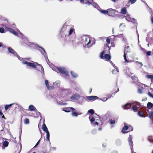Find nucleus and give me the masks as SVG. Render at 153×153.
Segmentation results:
<instances>
[{"label":"nucleus","mask_w":153,"mask_h":153,"mask_svg":"<svg viewBox=\"0 0 153 153\" xmlns=\"http://www.w3.org/2000/svg\"><path fill=\"white\" fill-rule=\"evenodd\" d=\"M6 22L7 23L5 22V24L2 25V26L5 28L6 30L7 31H9L14 35L19 37V35L13 29L11 28L12 27L11 25L7 21H6Z\"/></svg>","instance_id":"1"},{"label":"nucleus","mask_w":153,"mask_h":153,"mask_svg":"<svg viewBox=\"0 0 153 153\" xmlns=\"http://www.w3.org/2000/svg\"><path fill=\"white\" fill-rule=\"evenodd\" d=\"M20 35L19 36V37H20V41L22 44H25L30 47H33V45L36 46L35 44L33 43L29 42L28 40L22 33H21Z\"/></svg>","instance_id":"2"},{"label":"nucleus","mask_w":153,"mask_h":153,"mask_svg":"<svg viewBox=\"0 0 153 153\" xmlns=\"http://www.w3.org/2000/svg\"><path fill=\"white\" fill-rule=\"evenodd\" d=\"M22 63L23 64H25L27 66L31 67L33 68H35L36 67V64L40 67V68L41 69V73L42 75L44 74V69L42 65L39 64L38 63L36 62L35 64L31 63L30 62H27L26 61H22Z\"/></svg>","instance_id":"3"},{"label":"nucleus","mask_w":153,"mask_h":153,"mask_svg":"<svg viewBox=\"0 0 153 153\" xmlns=\"http://www.w3.org/2000/svg\"><path fill=\"white\" fill-rule=\"evenodd\" d=\"M8 50V53L11 54L15 57H17L18 59L20 60H22L23 58L21 57L12 48L10 47H8L7 48Z\"/></svg>","instance_id":"4"},{"label":"nucleus","mask_w":153,"mask_h":153,"mask_svg":"<svg viewBox=\"0 0 153 153\" xmlns=\"http://www.w3.org/2000/svg\"><path fill=\"white\" fill-rule=\"evenodd\" d=\"M56 69L58 70L61 74H64L66 76H68V73L65 68L64 67H57L56 68Z\"/></svg>","instance_id":"5"},{"label":"nucleus","mask_w":153,"mask_h":153,"mask_svg":"<svg viewBox=\"0 0 153 153\" xmlns=\"http://www.w3.org/2000/svg\"><path fill=\"white\" fill-rule=\"evenodd\" d=\"M59 91L61 94L63 95L67 94L68 95L71 94V91L70 89L60 88L59 89Z\"/></svg>","instance_id":"6"},{"label":"nucleus","mask_w":153,"mask_h":153,"mask_svg":"<svg viewBox=\"0 0 153 153\" xmlns=\"http://www.w3.org/2000/svg\"><path fill=\"white\" fill-rule=\"evenodd\" d=\"M105 50L101 53L100 56V58L102 59H104V54L105 53H108V52H109V50H110L109 46L107 45L105 46Z\"/></svg>","instance_id":"7"},{"label":"nucleus","mask_w":153,"mask_h":153,"mask_svg":"<svg viewBox=\"0 0 153 153\" xmlns=\"http://www.w3.org/2000/svg\"><path fill=\"white\" fill-rule=\"evenodd\" d=\"M126 20L128 22H131L135 24V26L137 25V22L136 20L134 18L131 19L130 16L129 14H127L126 18Z\"/></svg>","instance_id":"8"},{"label":"nucleus","mask_w":153,"mask_h":153,"mask_svg":"<svg viewBox=\"0 0 153 153\" xmlns=\"http://www.w3.org/2000/svg\"><path fill=\"white\" fill-rule=\"evenodd\" d=\"M82 39L85 41V44L87 47L89 46V45L91 43V40L88 36H85L82 37Z\"/></svg>","instance_id":"9"},{"label":"nucleus","mask_w":153,"mask_h":153,"mask_svg":"<svg viewBox=\"0 0 153 153\" xmlns=\"http://www.w3.org/2000/svg\"><path fill=\"white\" fill-rule=\"evenodd\" d=\"M85 100L88 102L91 101H94L99 98L98 97L96 96H90L86 97Z\"/></svg>","instance_id":"10"},{"label":"nucleus","mask_w":153,"mask_h":153,"mask_svg":"<svg viewBox=\"0 0 153 153\" xmlns=\"http://www.w3.org/2000/svg\"><path fill=\"white\" fill-rule=\"evenodd\" d=\"M133 103L135 104H137L139 105H140V103L139 102L137 101H135L133 103L131 102L130 103L126 104L123 106V107L124 108V109H126L129 108H130V107L131 106V105Z\"/></svg>","instance_id":"11"},{"label":"nucleus","mask_w":153,"mask_h":153,"mask_svg":"<svg viewBox=\"0 0 153 153\" xmlns=\"http://www.w3.org/2000/svg\"><path fill=\"white\" fill-rule=\"evenodd\" d=\"M115 10L111 9H108V15L109 16H114L115 15Z\"/></svg>","instance_id":"12"},{"label":"nucleus","mask_w":153,"mask_h":153,"mask_svg":"<svg viewBox=\"0 0 153 153\" xmlns=\"http://www.w3.org/2000/svg\"><path fill=\"white\" fill-rule=\"evenodd\" d=\"M36 45L39 48V49H38V50L45 57H46L47 59H48L47 55L46 54V52L45 49L42 47L39 46L37 45Z\"/></svg>","instance_id":"13"},{"label":"nucleus","mask_w":153,"mask_h":153,"mask_svg":"<svg viewBox=\"0 0 153 153\" xmlns=\"http://www.w3.org/2000/svg\"><path fill=\"white\" fill-rule=\"evenodd\" d=\"M80 98V96L79 94H76L73 95L70 97V99L71 100H77Z\"/></svg>","instance_id":"14"},{"label":"nucleus","mask_w":153,"mask_h":153,"mask_svg":"<svg viewBox=\"0 0 153 153\" xmlns=\"http://www.w3.org/2000/svg\"><path fill=\"white\" fill-rule=\"evenodd\" d=\"M128 141L129 143V145L131 147V149L132 152V149H133V142L132 140V138L130 135H129V137L128 138Z\"/></svg>","instance_id":"15"},{"label":"nucleus","mask_w":153,"mask_h":153,"mask_svg":"<svg viewBox=\"0 0 153 153\" xmlns=\"http://www.w3.org/2000/svg\"><path fill=\"white\" fill-rule=\"evenodd\" d=\"M63 111L65 112H68L70 111H73L75 110V109L72 107H68L67 108H64L63 109Z\"/></svg>","instance_id":"16"},{"label":"nucleus","mask_w":153,"mask_h":153,"mask_svg":"<svg viewBox=\"0 0 153 153\" xmlns=\"http://www.w3.org/2000/svg\"><path fill=\"white\" fill-rule=\"evenodd\" d=\"M45 84L47 87V89L51 90L53 88V86H50L49 85V83L48 80H45Z\"/></svg>","instance_id":"17"},{"label":"nucleus","mask_w":153,"mask_h":153,"mask_svg":"<svg viewBox=\"0 0 153 153\" xmlns=\"http://www.w3.org/2000/svg\"><path fill=\"white\" fill-rule=\"evenodd\" d=\"M131 78L134 80V82L137 84L138 82L137 77L134 75H132L130 76Z\"/></svg>","instance_id":"18"},{"label":"nucleus","mask_w":153,"mask_h":153,"mask_svg":"<svg viewBox=\"0 0 153 153\" xmlns=\"http://www.w3.org/2000/svg\"><path fill=\"white\" fill-rule=\"evenodd\" d=\"M92 5L99 11L101 9L98 4L97 3L94 2L93 1Z\"/></svg>","instance_id":"19"},{"label":"nucleus","mask_w":153,"mask_h":153,"mask_svg":"<svg viewBox=\"0 0 153 153\" xmlns=\"http://www.w3.org/2000/svg\"><path fill=\"white\" fill-rule=\"evenodd\" d=\"M92 5L99 11L101 9L98 4L97 3L94 2L93 1Z\"/></svg>","instance_id":"20"},{"label":"nucleus","mask_w":153,"mask_h":153,"mask_svg":"<svg viewBox=\"0 0 153 153\" xmlns=\"http://www.w3.org/2000/svg\"><path fill=\"white\" fill-rule=\"evenodd\" d=\"M92 5L99 11L101 9L98 4L97 3L94 2L93 1Z\"/></svg>","instance_id":"21"},{"label":"nucleus","mask_w":153,"mask_h":153,"mask_svg":"<svg viewBox=\"0 0 153 153\" xmlns=\"http://www.w3.org/2000/svg\"><path fill=\"white\" fill-rule=\"evenodd\" d=\"M95 115L96 116L97 115V114L96 113H95V114H94L91 117V116H90L89 117V119L90 120L91 124H94L93 122L95 120V119L94 117H95Z\"/></svg>","instance_id":"22"},{"label":"nucleus","mask_w":153,"mask_h":153,"mask_svg":"<svg viewBox=\"0 0 153 153\" xmlns=\"http://www.w3.org/2000/svg\"><path fill=\"white\" fill-rule=\"evenodd\" d=\"M29 110L31 111H36V108L33 105H30L28 107Z\"/></svg>","instance_id":"23"},{"label":"nucleus","mask_w":153,"mask_h":153,"mask_svg":"<svg viewBox=\"0 0 153 153\" xmlns=\"http://www.w3.org/2000/svg\"><path fill=\"white\" fill-rule=\"evenodd\" d=\"M42 128L43 130L45 132L49 131L48 130L47 127L46 125L44 123L43 124L42 126Z\"/></svg>","instance_id":"24"},{"label":"nucleus","mask_w":153,"mask_h":153,"mask_svg":"<svg viewBox=\"0 0 153 153\" xmlns=\"http://www.w3.org/2000/svg\"><path fill=\"white\" fill-rule=\"evenodd\" d=\"M53 85L56 87L59 88L60 86V82L59 81H57L53 83Z\"/></svg>","instance_id":"25"},{"label":"nucleus","mask_w":153,"mask_h":153,"mask_svg":"<svg viewBox=\"0 0 153 153\" xmlns=\"http://www.w3.org/2000/svg\"><path fill=\"white\" fill-rule=\"evenodd\" d=\"M129 128L128 126H125L123 128L122 132L123 133H125L127 132L126 131L128 130Z\"/></svg>","instance_id":"26"},{"label":"nucleus","mask_w":153,"mask_h":153,"mask_svg":"<svg viewBox=\"0 0 153 153\" xmlns=\"http://www.w3.org/2000/svg\"><path fill=\"white\" fill-rule=\"evenodd\" d=\"M104 59H106V61H108L111 59V56L108 54H106L104 56Z\"/></svg>","instance_id":"27"},{"label":"nucleus","mask_w":153,"mask_h":153,"mask_svg":"<svg viewBox=\"0 0 153 153\" xmlns=\"http://www.w3.org/2000/svg\"><path fill=\"white\" fill-rule=\"evenodd\" d=\"M85 98L84 97L80 96V98L79 99H80V100L79 101V104H82L84 102Z\"/></svg>","instance_id":"28"},{"label":"nucleus","mask_w":153,"mask_h":153,"mask_svg":"<svg viewBox=\"0 0 153 153\" xmlns=\"http://www.w3.org/2000/svg\"><path fill=\"white\" fill-rule=\"evenodd\" d=\"M119 70L118 68H116L112 71V73L113 74H117L119 72Z\"/></svg>","instance_id":"29"},{"label":"nucleus","mask_w":153,"mask_h":153,"mask_svg":"<svg viewBox=\"0 0 153 153\" xmlns=\"http://www.w3.org/2000/svg\"><path fill=\"white\" fill-rule=\"evenodd\" d=\"M9 144L8 142L6 141L5 140L4 141L3 143V146L4 148H6L8 146Z\"/></svg>","instance_id":"30"},{"label":"nucleus","mask_w":153,"mask_h":153,"mask_svg":"<svg viewBox=\"0 0 153 153\" xmlns=\"http://www.w3.org/2000/svg\"><path fill=\"white\" fill-rule=\"evenodd\" d=\"M99 11L102 13L103 14H108V9L107 10H103L100 9L99 10Z\"/></svg>","instance_id":"31"},{"label":"nucleus","mask_w":153,"mask_h":153,"mask_svg":"<svg viewBox=\"0 0 153 153\" xmlns=\"http://www.w3.org/2000/svg\"><path fill=\"white\" fill-rule=\"evenodd\" d=\"M14 104V103H11L10 104H9V105H6L5 106H4V108H5V109L6 110H8V109L10 108L13 105V104Z\"/></svg>","instance_id":"32"},{"label":"nucleus","mask_w":153,"mask_h":153,"mask_svg":"<svg viewBox=\"0 0 153 153\" xmlns=\"http://www.w3.org/2000/svg\"><path fill=\"white\" fill-rule=\"evenodd\" d=\"M147 107L149 109H151L153 107V104L151 102H149L147 104Z\"/></svg>","instance_id":"33"},{"label":"nucleus","mask_w":153,"mask_h":153,"mask_svg":"<svg viewBox=\"0 0 153 153\" xmlns=\"http://www.w3.org/2000/svg\"><path fill=\"white\" fill-rule=\"evenodd\" d=\"M127 10L125 7H124L122 8L121 10V13L123 14H125L126 13Z\"/></svg>","instance_id":"34"},{"label":"nucleus","mask_w":153,"mask_h":153,"mask_svg":"<svg viewBox=\"0 0 153 153\" xmlns=\"http://www.w3.org/2000/svg\"><path fill=\"white\" fill-rule=\"evenodd\" d=\"M144 88L141 87H139L138 89V93L139 94H142V91L144 89Z\"/></svg>","instance_id":"35"},{"label":"nucleus","mask_w":153,"mask_h":153,"mask_svg":"<svg viewBox=\"0 0 153 153\" xmlns=\"http://www.w3.org/2000/svg\"><path fill=\"white\" fill-rule=\"evenodd\" d=\"M49 98H51L54 101L57 102V99L54 95H50L49 96Z\"/></svg>","instance_id":"36"},{"label":"nucleus","mask_w":153,"mask_h":153,"mask_svg":"<svg viewBox=\"0 0 153 153\" xmlns=\"http://www.w3.org/2000/svg\"><path fill=\"white\" fill-rule=\"evenodd\" d=\"M74 31V29L73 28H71L68 31V36L71 35Z\"/></svg>","instance_id":"37"},{"label":"nucleus","mask_w":153,"mask_h":153,"mask_svg":"<svg viewBox=\"0 0 153 153\" xmlns=\"http://www.w3.org/2000/svg\"><path fill=\"white\" fill-rule=\"evenodd\" d=\"M71 75L74 78H76L78 77V75L77 74L75 73L73 71H71Z\"/></svg>","instance_id":"38"},{"label":"nucleus","mask_w":153,"mask_h":153,"mask_svg":"<svg viewBox=\"0 0 153 153\" xmlns=\"http://www.w3.org/2000/svg\"><path fill=\"white\" fill-rule=\"evenodd\" d=\"M146 77L148 79H151V81H153V74L151 75H147L146 76Z\"/></svg>","instance_id":"39"},{"label":"nucleus","mask_w":153,"mask_h":153,"mask_svg":"<svg viewBox=\"0 0 153 153\" xmlns=\"http://www.w3.org/2000/svg\"><path fill=\"white\" fill-rule=\"evenodd\" d=\"M46 138L50 142V144L51 143L50 142V133L49 131L46 132Z\"/></svg>","instance_id":"40"},{"label":"nucleus","mask_w":153,"mask_h":153,"mask_svg":"<svg viewBox=\"0 0 153 153\" xmlns=\"http://www.w3.org/2000/svg\"><path fill=\"white\" fill-rule=\"evenodd\" d=\"M108 122L111 124H114L115 123V120H113L112 119H109Z\"/></svg>","instance_id":"41"},{"label":"nucleus","mask_w":153,"mask_h":153,"mask_svg":"<svg viewBox=\"0 0 153 153\" xmlns=\"http://www.w3.org/2000/svg\"><path fill=\"white\" fill-rule=\"evenodd\" d=\"M138 114L140 117H144L143 116L144 113L143 111H139L138 112Z\"/></svg>","instance_id":"42"},{"label":"nucleus","mask_w":153,"mask_h":153,"mask_svg":"<svg viewBox=\"0 0 153 153\" xmlns=\"http://www.w3.org/2000/svg\"><path fill=\"white\" fill-rule=\"evenodd\" d=\"M72 116L74 117H76L78 116V114L75 111H72Z\"/></svg>","instance_id":"43"},{"label":"nucleus","mask_w":153,"mask_h":153,"mask_svg":"<svg viewBox=\"0 0 153 153\" xmlns=\"http://www.w3.org/2000/svg\"><path fill=\"white\" fill-rule=\"evenodd\" d=\"M123 34H120V35H117V36L113 35V36H111L110 37H111V39H113V38H114L115 36H117L118 37H120L121 36L123 37Z\"/></svg>","instance_id":"44"},{"label":"nucleus","mask_w":153,"mask_h":153,"mask_svg":"<svg viewBox=\"0 0 153 153\" xmlns=\"http://www.w3.org/2000/svg\"><path fill=\"white\" fill-rule=\"evenodd\" d=\"M149 140V142H150L151 143H153V136H150L148 138Z\"/></svg>","instance_id":"45"},{"label":"nucleus","mask_w":153,"mask_h":153,"mask_svg":"<svg viewBox=\"0 0 153 153\" xmlns=\"http://www.w3.org/2000/svg\"><path fill=\"white\" fill-rule=\"evenodd\" d=\"M88 113H90L91 115H93L94 114H95L94 111L93 109H91L89 110L88 112Z\"/></svg>","instance_id":"46"},{"label":"nucleus","mask_w":153,"mask_h":153,"mask_svg":"<svg viewBox=\"0 0 153 153\" xmlns=\"http://www.w3.org/2000/svg\"><path fill=\"white\" fill-rule=\"evenodd\" d=\"M137 1V0H128V3L131 4H133L135 3Z\"/></svg>","instance_id":"47"},{"label":"nucleus","mask_w":153,"mask_h":153,"mask_svg":"<svg viewBox=\"0 0 153 153\" xmlns=\"http://www.w3.org/2000/svg\"><path fill=\"white\" fill-rule=\"evenodd\" d=\"M24 123L25 124H28L29 123V120L28 119L26 118L24 120Z\"/></svg>","instance_id":"48"},{"label":"nucleus","mask_w":153,"mask_h":153,"mask_svg":"<svg viewBox=\"0 0 153 153\" xmlns=\"http://www.w3.org/2000/svg\"><path fill=\"white\" fill-rule=\"evenodd\" d=\"M132 109L134 111L136 112L138 108L136 106L133 105V107L132 108Z\"/></svg>","instance_id":"49"},{"label":"nucleus","mask_w":153,"mask_h":153,"mask_svg":"<svg viewBox=\"0 0 153 153\" xmlns=\"http://www.w3.org/2000/svg\"><path fill=\"white\" fill-rule=\"evenodd\" d=\"M129 46H127L126 47L125 49L124 52H125L126 51L127 52H129Z\"/></svg>","instance_id":"50"},{"label":"nucleus","mask_w":153,"mask_h":153,"mask_svg":"<svg viewBox=\"0 0 153 153\" xmlns=\"http://www.w3.org/2000/svg\"><path fill=\"white\" fill-rule=\"evenodd\" d=\"M91 133L92 134H95L97 132V130L96 129H93L91 131Z\"/></svg>","instance_id":"51"},{"label":"nucleus","mask_w":153,"mask_h":153,"mask_svg":"<svg viewBox=\"0 0 153 153\" xmlns=\"http://www.w3.org/2000/svg\"><path fill=\"white\" fill-rule=\"evenodd\" d=\"M126 74L128 76H130V75H133V74L131 73L130 71H129V70L127 71L126 72Z\"/></svg>","instance_id":"52"},{"label":"nucleus","mask_w":153,"mask_h":153,"mask_svg":"<svg viewBox=\"0 0 153 153\" xmlns=\"http://www.w3.org/2000/svg\"><path fill=\"white\" fill-rule=\"evenodd\" d=\"M123 56H124V59H125V61L127 62H129L126 59V54L125 52H124Z\"/></svg>","instance_id":"53"},{"label":"nucleus","mask_w":153,"mask_h":153,"mask_svg":"<svg viewBox=\"0 0 153 153\" xmlns=\"http://www.w3.org/2000/svg\"><path fill=\"white\" fill-rule=\"evenodd\" d=\"M0 32L1 33H4L5 32V30L3 27H0Z\"/></svg>","instance_id":"54"},{"label":"nucleus","mask_w":153,"mask_h":153,"mask_svg":"<svg viewBox=\"0 0 153 153\" xmlns=\"http://www.w3.org/2000/svg\"><path fill=\"white\" fill-rule=\"evenodd\" d=\"M95 43V42L94 41H93L92 42H91L89 44V46L88 47V48H90Z\"/></svg>","instance_id":"55"},{"label":"nucleus","mask_w":153,"mask_h":153,"mask_svg":"<svg viewBox=\"0 0 153 153\" xmlns=\"http://www.w3.org/2000/svg\"><path fill=\"white\" fill-rule=\"evenodd\" d=\"M148 95L151 97L153 98V93L150 92H148Z\"/></svg>","instance_id":"56"},{"label":"nucleus","mask_w":153,"mask_h":153,"mask_svg":"<svg viewBox=\"0 0 153 153\" xmlns=\"http://www.w3.org/2000/svg\"><path fill=\"white\" fill-rule=\"evenodd\" d=\"M109 98H106V97L103 98L102 99H101L100 100H102L103 102H105L107 101V100L109 99Z\"/></svg>","instance_id":"57"},{"label":"nucleus","mask_w":153,"mask_h":153,"mask_svg":"<svg viewBox=\"0 0 153 153\" xmlns=\"http://www.w3.org/2000/svg\"><path fill=\"white\" fill-rule=\"evenodd\" d=\"M151 22L152 24H153V13H151Z\"/></svg>","instance_id":"58"},{"label":"nucleus","mask_w":153,"mask_h":153,"mask_svg":"<svg viewBox=\"0 0 153 153\" xmlns=\"http://www.w3.org/2000/svg\"><path fill=\"white\" fill-rule=\"evenodd\" d=\"M151 51H146V54L148 56H150L151 55Z\"/></svg>","instance_id":"59"},{"label":"nucleus","mask_w":153,"mask_h":153,"mask_svg":"<svg viewBox=\"0 0 153 153\" xmlns=\"http://www.w3.org/2000/svg\"><path fill=\"white\" fill-rule=\"evenodd\" d=\"M56 149V148L55 147H51L50 150L53 151H55Z\"/></svg>","instance_id":"60"},{"label":"nucleus","mask_w":153,"mask_h":153,"mask_svg":"<svg viewBox=\"0 0 153 153\" xmlns=\"http://www.w3.org/2000/svg\"><path fill=\"white\" fill-rule=\"evenodd\" d=\"M40 140H38V142L37 143H36V145L34 146V148H36V147L39 144V143H40Z\"/></svg>","instance_id":"61"},{"label":"nucleus","mask_w":153,"mask_h":153,"mask_svg":"<svg viewBox=\"0 0 153 153\" xmlns=\"http://www.w3.org/2000/svg\"><path fill=\"white\" fill-rule=\"evenodd\" d=\"M122 26L123 27V28H124L125 26V25L124 23H122L120 24L119 25V27H120Z\"/></svg>","instance_id":"62"},{"label":"nucleus","mask_w":153,"mask_h":153,"mask_svg":"<svg viewBox=\"0 0 153 153\" xmlns=\"http://www.w3.org/2000/svg\"><path fill=\"white\" fill-rule=\"evenodd\" d=\"M106 42L108 44L110 43V39L108 37H107L106 39Z\"/></svg>","instance_id":"63"},{"label":"nucleus","mask_w":153,"mask_h":153,"mask_svg":"<svg viewBox=\"0 0 153 153\" xmlns=\"http://www.w3.org/2000/svg\"><path fill=\"white\" fill-rule=\"evenodd\" d=\"M149 115L150 117L153 118V112L152 111L151 112L149 113Z\"/></svg>","instance_id":"64"}]
</instances>
